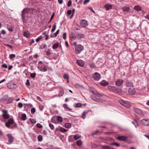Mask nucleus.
<instances>
[{"instance_id": "nucleus-1", "label": "nucleus", "mask_w": 149, "mask_h": 149, "mask_svg": "<svg viewBox=\"0 0 149 149\" xmlns=\"http://www.w3.org/2000/svg\"><path fill=\"white\" fill-rule=\"evenodd\" d=\"M33 10L34 9L33 8H26L23 9L22 12V16L23 23L26 22V17H28L29 13L31 10H32V12Z\"/></svg>"}, {"instance_id": "nucleus-2", "label": "nucleus", "mask_w": 149, "mask_h": 149, "mask_svg": "<svg viewBox=\"0 0 149 149\" xmlns=\"http://www.w3.org/2000/svg\"><path fill=\"white\" fill-rule=\"evenodd\" d=\"M109 89L112 91L120 95L121 94V90L120 89L117 88L114 86H109Z\"/></svg>"}, {"instance_id": "nucleus-3", "label": "nucleus", "mask_w": 149, "mask_h": 149, "mask_svg": "<svg viewBox=\"0 0 149 149\" xmlns=\"http://www.w3.org/2000/svg\"><path fill=\"white\" fill-rule=\"evenodd\" d=\"M75 51L77 54H79L84 49L83 47L80 45H78L75 47Z\"/></svg>"}, {"instance_id": "nucleus-4", "label": "nucleus", "mask_w": 149, "mask_h": 149, "mask_svg": "<svg viewBox=\"0 0 149 149\" xmlns=\"http://www.w3.org/2000/svg\"><path fill=\"white\" fill-rule=\"evenodd\" d=\"M3 113L2 115L4 119H8L9 118V115L8 114V111L7 110H3L2 111Z\"/></svg>"}, {"instance_id": "nucleus-5", "label": "nucleus", "mask_w": 149, "mask_h": 149, "mask_svg": "<svg viewBox=\"0 0 149 149\" xmlns=\"http://www.w3.org/2000/svg\"><path fill=\"white\" fill-rule=\"evenodd\" d=\"M122 105L127 108H129L131 106L129 102L122 100Z\"/></svg>"}, {"instance_id": "nucleus-6", "label": "nucleus", "mask_w": 149, "mask_h": 149, "mask_svg": "<svg viewBox=\"0 0 149 149\" xmlns=\"http://www.w3.org/2000/svg\"><path fill=\"white\" fill-rule=\"evenodd\" d=\"M93 78L95 80L98 81L101 78L100 75L98 73L95 72L93 75Z\"/></svg>"}, {"instance_id": "nucleus-7", "label": "nucleus", "mask_w": 149, "mask_h": 149, "mask_svg": "<svg viewBox=\"0 0 149 149\" xmlns=\"http://www.w3.org/2000/svg\"><path fill=\"white\" fill-rule=\"evenodd\" d=\"M14 120L12 118L9 119L8 121L5 123L6 126L8 128L10 127V125L13 124L14 123Z\"/></svg>"}, {"instance_id": "nucleus-8", "label": "nucleus", "mask_w": 149, "mask_h": 149, "mask_svg": "<svg viewBox=\"0 0 149 149\" xmlns=\"http://www.w3.org/2000/svg\"><path fill=\"white\" fill-rule=\"evenodd\" d=\"M16 84L12 83H9L7 84V87L10 89H14L16 88Z\"/></svg>"}, {"instance_id": "nucleus-9", "label": "nucleus", "mask_w": 149, "mask_h": 149, "mask_svg": "<svg viewBox=\"0 0 149 149\" xmlns=\"http://www.w3.org/2000/svg\"><path fill=\"white\" fill-rule=\"evenodd\" d=\"M80 23L81 26L82 27H85L88 25L87 21L84 19L81 20Z\"/></svg>"}, {"instance_id": "nucleus-10", "label": "nucleus", "mask_w": 149, "mask_h": 149, "mask_svg": "<svg viewBox=\"0 0 149 149\" xmlns=\"http://www.w3.org/2000/svg\"><path fill=\"white\" fill-rule=\"evenodd\" d=\"M7 136L8 138V141L10 144H11L13 141L14 138L10 134H7Z\"/></svg>"}, {"instance_id": "nucleus-11", "label": "nucleus", "mask_w": 149, "mask_h": 149, "mask_svg": "<svg viewBox=\"0 0 149 149\" xmlns=\"http://www.w3.org/2000/svg\"><path fill=\"white\" fill-rule=\"evenodd\" d=\"M77 63L79 66L83 67L84 65V62L81 60H77Z\"/></svg>"}, {"instance_id": "nucleus-12", "label": "nucleus", "mask_w": 149, "mask_h": 149, "mask_svg": "<svg viewBox=\"0 0 149 149\" xmlns=\"http://www.w3.org/2000/svg\"><path fill=\"white\" fill-rule=\"evenodd\" d=\"M141 123L142 124L146 126L149 125V121L145 119H143L141 120Z\"/></svg>"}, {"instance_id": "nucleus-13", "label": "nucleus", "mask_w": 149, "mask_h": 149, "mask_svg": "<svg viewBox=\"0 0 149 149\" xmlns=\"http://www.w3.org/2000/svg\"><path fill=\"white\" fill-rule=\"evenodd\" d=\"M91 98L93 100L97 102H100V98L96 95H91Z\"/></svg>"}, {"instance_id": "nucleus-14", "label": "nucleus", "mask_w": 149, "mask_h": 149, "mask_svg": "<svg viewBox=\"0 0 149 149\" xmlns=\"http://www.w3.org/2000/svg\"><path fill=\"white\" fill-rule=\"evenodd\" d=\"M128 92L131 95H135L136 93V90L135 89L132 88L129 89Z\"/></svg>"}, {"instance_id": "nucleus-15", "label": "nucleus", "mask_w": 149, "mask_h": 149, "mask_svg": "<svg viewBox=\"0 0 149 149\" xmlns=\"http://www.w3.org/2000/svg\"><path fill=\"white\" fill-rule=\"evenodd\" d=\"M109 83L107 81L103 80L100 82V85L103 86H106L108 85Z\"/></svg>"}, {"instance_id": "nucleus-16", "label": "nucleus", "mask_w": 149, "mask_h": 149, "mask_svg": "<svg viewBox=\"0 0 149 149\" xmlns=\"http://www.w3.org/2000/svg\"><path fill=\"white\" fill-rule=\"evenodd\" d=\"M104 7L106 10H109L112 9V6L109 4H107L104 6Z\"/></svg>"}, {"instance_id": "nucleus-17", "label": "nucleus", "mask_w": 149, "mask_h": 149, "mask_svg": "<svg viewBox=\"0 0 149 149\" xmlns=\"http://www.w3.org/2000/svg\"><path fill=\"white\" fill-rule=\"evenodd\" d=\"M38 68L40 71L43 72H46L47 70V68L45 66H42L40 67L38 66Z\"/></svg>"}, {"instance_id": "nucleus-18", "label": "nucleus", "mask_w": 149, "mask_h": 149, "mask_svg": "<svg viewBox=\"0 0 149 149\" xmlns=\"http://www.w3.org/2000/svg\"><path fill=\"white\" fill-rule=\"evenodd\" d=\"M23 35L24 37H25L27 38L30 37V34L28 31L24 32Z\"/></svg>"}, {"instance_id": "nucleus-19", "label": "nucleus", "mask_w": 149, "mask_h": 149, "mask_svg": "<svg viewBox=\"0 0 149 149\" xmlns=\"http://www.w3.org/2000/svg\"><path fill=\"white\" fill-rule=\"evenodd\" d=\"M84 36L81 33H80L76 35V38L78 39H80L84 37Z\"/></svg>"}, {"instance_id": "nucleus-20", "label": "nucleus", "mask_w": 149, "mask_h": 149, "mask_svg": "<svg viewBox=\"0 0 149 149\" xmlns=\"http://www.w3.org/2000/svg\"><path fill=\"white\" fill-rule=\"evenodd\" d=\"M63 107L66 111H72V109L68 107V105L67 104H64L63 105Z\"/></svg>"}, {"instance_id": "nucleus-21", "label": "nucleus", "mask_w": 149, "mask_h": 149, "mask_svg": "<svg viewBox=\"0 0 149 149\" xmlns=\"http://www.w3.org/2000/svg\"><path fill=\"white\" fill-rule=\"evenodd\" d=\"M125 85L127 87H132L133 86V83L130 81H127L125 83Z\"/></svg>"}, {"instance_id": "nucleus-22", "label": "nucleus", "mask_w": 149, "mask_h": 149, "mask_svg": "<svg viewBox=\"0 0 149 149\" xmlns=\"http://www.w3.org/2000/svg\"><path fill=\"white\" fill-rule=\"evenodd\" d=\"M8 97V95H4L2 96L1 98V100L2 101H5L7 100Z\"/></svg>"}, {"instance_id": "nucleus-23", "label": "nucleus", "mask_w": 149, "mask_h": 149, "mask_svg": "<svg viewBox=\"0 0 149 149\" xmlns=\"http://www.w3.org/2000/svg\"><path fill=\"white\" fill-rule=\"evenodd\" d=\"M89 91L91 93L94 94L95 95H96L97 94V92L96 91L95 89L93 88H90L89 89Z\"/></svg>"}, {"instance_id": "nucleus-24", "label": "nucleus", "mask_w": 149, "mask_h": 149, "mask_svg": "<svg viewBox=\"0 0 149 149\" xmlns=\"http://www.w3.org/2000/svg\"><path fill=\"white\" fill-rule=\"evenodd\" d=\"M6 27H7V29L10 32H13V30L12 29V27L11 26V25H10L9 24H6Z\"/></svg>"}, {"instance_id": "nucleus-25", "label": "nucleus", "mask_w": 149, "mask_h": 149, "mask_svg": "<svg viewBox=\"0 0 149 149\" xmlns=\"http://www.w3.org/2000/svg\"><path fill=\"white\" fill-rule=\"evenodd\" d=\"M8 98V99L7 100L6 103L7 104H9L12 103L13 101V98L12 97H10Z\"/></svg>"}, {"instance_id": "nucleus-26", "label": "nucleus", "mask_w": 149, "mask_h": 149, "mask_svg": "<svg viewBox=\"0 0 149 149\" xmlns=\"http://www.w3.org/2000/svg\"><path fill=\"white\" fill-rule=\"evenodd\" d=\"M70 37L72 40H74L76 39V36H75V35L73 33H72L70 34Z\"/></svg>"}, {"instance_id": "nucleus-27", "label": "nucleus", "mask_w": 149, "mask_h": 149, "mask_svg": "<svg viewBox=\"0 0 149 149\" xmlns=\"http://www.w3.org/2000/svg\"><path fill=\"white\" fill-rule=\"evenodd\" d=\"M132 123L134 125L135 127L136 128L137 127L139 126L138 122L136 120H134V121L132 122Z\"/></svg>"}, {"instance_id": "nucleus-28", "label": "nucleus", "mask_w": 149, "mask_h": 149, "mask_svg": "<svg viewBox=\"0 0 149 149\" xmlns=\"http://www.w3.org/2000/svg\"><path fill=\"white\" fill-rule=\"evenodd\" d=\"M116 85L118 86L121 85V79H119L116 82Z\"/></svg>"}, {"instance_id": "nucleus-29", "label": "nucleus", "mask_w": 149, "mask_h": 149, "mask_svg": "<svg viewBox=\"0 0 149 149\" xmlns=\"http://www.w3.org/2000/svg\"><path fill=\"white\" fill-rule=\"evenodd\" d=\"M134 9L138 11H139L141 10V7L139 6L138 5L135 6Z\"/></svg>"}, {"instance_id": "nucleus-30", "label": "nucleus", "mask_w": 149, "mask_h": 149, "mask_svg": "<svg viewBox=\"0 0 149 149\" xmlns=\"http://www.w3.org/2000/svg\"><path fill=\"white\" fill-rule=\"evenodd\" d=\"M57 119L58 122L60 123L62 122L63 121L62 117L60 116H58L57 117Z\"/></svg>"}, {"instance_id": "nucleus-31", "label": "nucleus", "mask_w": 149, "mask_h": 149, "mask_svg": "<svg viewBox=\"0 0 149 149\" xmlns=\"http://www.w3.org/2000/svg\"><path fill=\"white\" fill-rule=\"evenodd\" d=\"M71 127V124L70 123H66L65 124V127L66 128H70Z\"/></svg>"}, {"instance_id": "nucleus-32", "label": "nucleus", "mask_w": 149, "mask_h": 149, "mask_svg": "<svg viewBox=\"0 0 149 149\" xmlns=\"http://www.w3.org/2000/svg\"><path fill=\"white\" fill-rule=\"evenodd\" d=\"M22 120H25L26 119V116L25 113H23L21 116Z\"/></svg>"}, {"instance_id": "nucleus-33", "label": "nucleus", "mask_w": 149, "mask_h": 149, "mask_svg": "<svg viewBox=\"0 0 149 149\" xmlns=\"http://www.w3.org/2000/svg\"><path fill=\"white\" fill-rule=\"evenodd\" d=\"M88 111L86 112L85 111L83 112L82 114V118L83 119H84L86 118V115L88 113Z\"/></svg>"}, {"instance_id": "nucleus-34", "label": "nucleus", "mask_w": 149, "mask_h": 149, "mask_svg": "<svg viewBox=\"0 0 149 149\" xmlns=\"http://www.w3.org/2000/svg\"><path fill=\"white\" fill-rule=\"evenodd\" d=\"M59 46V44L58 43L54 44L52 47L54 49H55L57 48Z\"/></svg>"}, {"instance_id": "nucleus-35", "label": "nucleus", "mask_w": 149, "mask_h": 149, "mask_svg": "<svg viewBox=\"0 0 149 149\" xmlns=\"http://www.w3.org/2000/svg\"><path fill=\"white\" fill-rule=\"evenodd\" d=\"M123 11L124 12H129L130 10V8L129 7H125L123 8Z\"/></svg>"}, {"instance_id": "nucleus-36", "label": "nucleus", "mask_w": 149, "mask_h": 149, "mask_svg": "<svg viewBox=\"0 0 149 149\" xmlns=\"http://www.w3.org/2000/svg\"><path fill=\"white\" fill-rule=\"evenodd\" d=\"M77 145L79 146H81L82 144V142L81 140H78L76 142Z\"/></svg>"}, {"instance_id": "nucleus-37", "label": "nucleus", "mask_w": 149, "mask_h": 149, "mask_svg": "<svg viewBox=\"0 0 149 149\" xmlns=\"http://www.w3.org/2000/svg\"><path fill=\"white\" fill-rule=\"evenodd\" d=\"M74 139L73 138V137L71 135L69 136L68 138V140L70 142L73 141H74Z\"/></svg>"}, {"instance_id": "nucleus-38", "label": "nucleus", "mask_w": 149, "mask_h": 149, "mask_svg": "<svg viewBox=\"0 0 149 149\" xmlns=\"http://www.w3.org/2000/svg\"><path fill=\"white\" fill-rule=\"evenodd\" d=\"M63 78L65 79H69V76L66 73H64L63 75Z\"/></svg>"}, {"instance_id": "nucleus-39", "label": "nucleus", "mask_w": 149, "mask_h": 149, "mask_svg": "<svg viewBox=\"0 0 149 149\" xmlns=\"http://www.w3.org/2000/svg\"><path fill=\"white\" fill-rule=\"evenodd\" d=\"M129 143L127 141H124L123 143L122 142V146L123 147H126L128 144Z\"/></svg>"}, {"instance_id": "nucleus-40", "label": "nucleus", "mask_w": 149, "mask_h": 149, "mask_svg": "<svg viewBox=\"0 0 149 149\" xmlns=\"http://www.w3.org/2000/svg\"><path fill=\"white\" fill-rule=\"evenodd\" d=\"M128 138V136H122V141H127V139Z\"/></svg>"}, {"instance_id": "nucleus-41", "label": "nucleus", "mask_w": 149, "mask_h": 149, "mask_svg": "<svg viewBox=\"0 0 149 149\" xmlns=\"http://www.w3.org/2000/svg\"><path fill=\"white\" fill-rule=\"evenodd\" d=\"M43 137L41 135H39L38 137V141L41 142L42 141Z\"/></svg>"}, {"instance_id": "nucleus-42", "label": "nucleus", "mask_w": 149, "mask_h": 149, "mask_svg": "<svg viewBox=\"0 0 149 149\" xmlns=\"http://www.w3.org/2000/svg\"><path fill=\"white\" fill-rule=\"evenodd\" d=\"M80 137L79 134H77L74 135L73 136L74 139L75 140H77L79 139Z\"/></svg>"}, {"instance_id": "nucleus-43", "label": "nucleus", "mask_w": 149, "mask_h": 149, "mask_svg": "<svg viewBox=\"0 0 149 149\" xmlns=\"http://www.w3.org/2000/svg\"><path fill=\"white\" fill-rule=\"evenodd\" d=\"M56 28V23H55L53 26V28L51 30V32H54Z\"/></svg>"}, {"instance_id": "nucleus-44", "label": "nucleus", "mask_w": 149, "mask_h": 149, "mask_svg": "<svg viewBox=\"0 0 149 149\" xmlns=\"http://www.w3.org/2000/svg\"><path fill=\"white\" fill-rule=\"evenodd\" d=\"M80 29V27L78 24H76L74 27V29L76 30H79Z\"/></svg>"}, {"instance_id": "nucleus-45", "label": "nucleus", "mask_w": 149, "mask_h": 149, "mask_svg": "<svg viewBox=\"0 0 149 149\" xmlns=\"http://www.w3.org/2000/svg\"><path fill=\"white\" fill-rule=\"evenodd\" d=\"M89 67L91 69H93L95 68V66L94 63H90L89 64Z\"/></svg>"}, {"instance_id": "nucleus-46", "label": "nucleus", "mask_w": 149, "mask_h": 149, "mask_svg": "<svg viewBox=\"0 0 149 149\" xmlns=\"http://www.w3.org/2000/svg\"><path fill=\"white\" fill-rule=\"evenodd\" d=\"M133 110L135 112L138 113H139L140 111V110L136 108H134Z\"/></svg>"}, {"instance_id": "nucleus-47", "label": "nucleus", "mask_w": 149, "mask_h": 149, "mask_svg": "<svg viewBox=\"0 0 149 149\" xmlns=\"http://www.w3.org/2000/svg\"><path fill=\"white\" fill-rule=\"evenodd\" d=\"M82 105V104L80 103H77L75 104V107L76 108H78L81 107Z\"/></svg>"}, {"instance_id": "nucleus-48", "label": "nucleus", "mask_w": 149, "mask_h": 149, "mask_svg": "<svg viewBox=\"0 0 149 149\" xmlns=\"http://www.w3.org/2000/svg\"><path fill=\"white\" fill-rule=\"evenodd\" d=\"M29 120L31 123L33 124H35L36 122V120L34 119L30 118Z\"/></svg>"}, {"instance_id": "nucleus-49", "label": "nucleus", "mask_w": 149, "mask_h": 149, "mask_svg": "<svg viewBox=\"0 0 149 149\" xmlns=\"http://www.w3.org/2000/svg\"><path fill=\"white\" fill-rule=\"evenodd\" d=\"M68 130H66L63 128H61L60 130V131L61 132H63L68 131Z\"/></svg>"}, {"instance_id": "nucleus-50", "label": "nucleus", "mask_w": 149, "mask_h": 149, "mask_svg": "<svg viewBox=\"0 0 149 149\" xmlns=\"http://www.w3.org/2000/svg\"><path fill=\"white\" fill-rule=\"evenodd\" d=\"M13 124V125L12 126L10 127V129H12L16 128L17 127V125L16 123H14H14Z\"/></svg>"}, {"instance_id": "nucleus-51", "label": "nucleus", "mask_w": 149, "mask_h": 149, "mask_svg": "<svg viewBox=\"0 0 149 149\" xmlns=\"http://www.w3.org/2000/svg\"><path fill=\"white\" fill-rule=\"evenodd\" d=\"M110 145H114L118 147L120 146V144L119 143L116 142L111 143Z\"/></svg>"}, {"instance_id": "nucleus-52", "label": "nucleus", "mask_w": 149, "mask_h": 149, "mask_svg": "<svg viewBox=\"0 0 149 149\" xmlns=\"http://www.w3.org/2000/svg\"><path fill=\"white\" fill-rule=\"evenodd\" d=\"M36 109L35 108L33 107L31 109V113L32 114H34L36 112Z\"/></svg>"}, {"instance_id": "nucleus-53", "label": "nucleus", "mask_w": 149, "mask_h": 149, "mask_svg": "<svg viewBox=\"0 0 149 149\" xmlns=\"http://www.w3.org/2000/svg\"><path fill=\"white\" fill-rule=\"evenodd\" d=\"M42 36H40L38 37L36 39V41L37 42H39V41L40 40H41L42 39Z\"/></svg>"}, {"instance_id": "nucleus-54", "label": "nucleus", "mask_w": 149, "mask_h": 149, "mask_svg": "<svg viewBox=\"0 0 149 149\" xmlns=\"http://www.w3.org/2000/svg\"><path fill=\"white\" fill-rule=\"evenodd\" d=\"M15 57V55L14 54H11L9 56L10 58V59H12Z\"/></svg>"}, {"instance_id": "nucleus-55", "label": "nucleus", "mask_w": 149, "mask_h": 149, "mask_svg": "<svg viewBox=\"0 0 149 149\" xmlns=\"http://www.w3.org/2000/svg\"><path fill=\"white\" fill-rule=\"evenodd\" d=\"M99 131L98 130H97L94 131L92 134L91 135L92 136H93L97 134L98 132H99Z\"/></svg>"}, {"instance_id": "nucleus-56", "label": "nucleus", "mask_w": 149, "mask_h": 149, "mask_svg": "<svg viewBox=\"0 0 149 149\" xmlns=\"http://www.w3.org/2000/svg\"><path fill=\"white\" fill-rule=\"evenodd\" d=\"M36 74V73L35 72L31 73L30 74V77L32 78H34L35 77Z\"/></svg>"}, {"instance_id": "nucleus-57", "label": "nucleus", "mask_w": 149, "mask_h": 149, "mask_svg": "<svg viewBox=\"0 0 149 149\" xmlns=\"http://www.w3.org/2000/svg\"><path fill=\"white\" fill-rule=\"evenodd\" d=\"M49 126L51 130H53L54 129V126L52 124L49 123Z\"/></svg>"}, {"instance_id": "nucleus-58", "label": "nucleus", "mask_w": 149, "mask_h": 149, "mask_svg": "<svg viewBox=\"0 0 149 149\" xmlns=\"http://www.w3.org/2000/svg\"><path fill=\"white\" fill-rule=\"evenodd\" d=\"M37 127L38 128H41L42 127V126L40 123H38L36 125Z\"/></svg>"}, {"instance_id": "nucleus-59", "label": "nucleus", "mask_w": 149, "mask_h": 149, "mask_svg": "<svg viewBox=\"0 0 149 149\" xmlns=\"http://www.w3.org/2000/svg\"><path fill=\"white\" fill-rule=\"evenodd\" d=\"M102 149H111L110 147L108 146H104L102 147Z\"/></svg>"}, {"instance_id": "nucleus-60", "label": "nucleus", "mask_w": 149, "mask_h": 149, "mask_svg": "<svg viewBox=\"0 0 149 149\" xmlns=\"http://www.w3.org/2000/svg\"><path fill=\"white\" fill-rule=\"evenodd\" d=\"M72 3V1L71 0H70L68 2L67 6L68 7L70 6Z\"/></svg>"}, {"instance_id": "nucleus-61", "label": "nucleus", "mask_w": 149, "mask_h": 149, "mask_svg": "<svg viewBox=\"0 0 149 149\" xmlns=\"http://www.w3.org/2000/svg\"><path fill=\"white\" fill-rule=\"evenodd\" d=\"M59 29H58L56 31V33H54V37H56L57 34L59 32Z\"/></svg>"}, {"instance_id": "nucleus-62", "label": "nucleus", "mask_w": 149, "mask_h": 149, "mask_svg": "<svg viewBox=\"0 0 149 149\" xmlns=\"http://www.w3.org/2000/svg\"><path fill=\"white\" fill-rule=\"evenodd\" d=\"M51 54L52 53L51 52L50 50H48V51L46 53V55L48 56Z\"/></svg>"}, {"instance_id": "nucleus-63", "label": "nucleus", "mask_w": 149, "mask_h": 149, "mask_svg": "<svg viewBox=\"0 0 149 149\" xmlns=\"http://www.w3.org/2000/svg\"><path fill=\"white\" fill-rule=\"evenodd\" d=\"M26 85L27 86H30V83L29 80V79H27L26 80Z\"/></svg>"}, {"instance_id": "nucleus-64", "label": "nucleus", "mask_w": 149, "mask_h": 149, "mask_svg": "<svg viewBox=\"0 0 149 149\" xmlns=\"http://www.w3.org/2000/svg\"><path fill=\"white\" fill-rule=\"evenodd\" d=\"M63 38L64 39H66V33H64L63 35Z\"/></svg>"}]
</instances>
